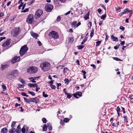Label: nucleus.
Wrapping results in <instances>:
<instances>
[{
  "instance_id": "obj_1",
  "label": "nucleus",
  "mask_w": 133,
  "mask_h": 133,
  "mask_svg": "<svg viewBox=\"0 0 133 133\" xmlns=\"http://www.w3.org/2000/svg\"><path fill=\"white\" fill-rule=\"evenodd\" d=\"M18 71L15 70L10 72L7 74L6 78L8 79L12 80L15 79L18 76Z\"/></svg>"
},
{
  "instance_id": "obj_2",
  "label": "nucleus",
  "mask_w": 133,
  "mask_h": 133,
  "mask_svg": "<svg viewBox=\"0 0 133 133\" xmlns=\"http://www.w3.org/2000/svg\"><path fill=\"white\" fill-rule=\"evenodd\" d=\"M40 66L42 70L46 71L49 69L50 67V65L49 63L45 62L41 63Z\"/></svg>"
},
{
  "instance_id": "obj_3",
  "label": "nucleus",
  "mask_w": 133,
  "mask_h": 133,
  "mask_svg": "<svg viewBox=\"0 0 133 133\" xmlns=\"http://www.w3.org/2000/svg\"><path fill=\"white\" fill-rule=\"evenodd\" d=\"M28 49L26 45H24L22 47L19 51L21 56H22L24 55Z\"/></svg>"
},
{
  "instance_id": "obj_4",
  "label": "nucleus",
  "mask_w": 133,
  "mask_h": 133,
  "mask_svg": "<svg viewBox=\"0 0 133 133\" xmlns=\"http://www.w3.org/2000/svg\"><path fill=\"white\" fill-rule=\"evenodd\" d=\"M49 36L54 39L59 38L58 34L57 32L54 31H52L50 32Z\"/></svg>"
},
{
  "instance_id": "obj_5",
  "label": "nucleus",
  "mask_w": 133,
  "mask_h": 133,
  "mask_svg": "<svg viewBox=\"0 0 133 133\" xmlns=\"http://www.w3.org/2000/svg\"><path fill=\"white\" fill-rule=\"evenodd\" d=\"M19 30L20 28L19 27L15 28L11 31V36L13 37L17 36L19 34Z\"/></svg>"
},
{
  "instance_id": "obj_6",
  "label": "nucleus",
  "mask_w": 133,
  "mask_h": 133,
  "mask_svg": "<svg viewBox=\"0 0 133 133\" xmlns=\"http://www.w3.org/2000/svg\"><path fill=\"white\" fill-rule=\"evenodd\" d=\"M38 70V69L37 67L32 66L28 68L27 72L29 73L33 74L37 72Z\"/></svg>"
},
{
  "instance_id": "obj_7",
  "label": "nucleus",
  "mask_w": 133,
  "mask_h": 133,
  "mask_svg": "<svg viewBox=\"0 0 133 133\" xmlns=\"http://www.w3.org/2000/svg\"><path fill=\"white\" fill-rule=\"evenodd\" d=\"M54 6L50 4H46L45 7L46 11L47 12H50L53 9Z\"/></svg>"
},
{
  "instance_id": "obj_8",
  "label": "nucleus",
  "mask_w": 133,
  "mask_h": 133,
  "mask_svg": "<svg viewBox=\"0 0 133 133\" xmlns=\"http://www.w3.org/2000/svg\"><path fill=\"white\" fill-rule=\"evenodd\" d=\"M34 20L33 16L32 15L30 14L29 15L26 22L29 23L31 24Z\"/></svg>"
},
{
  "instance_id": "obj_9",
  "label": "nucleus",
  "mask_w": 133,
  "mask_h": 133,
  "mask_svg": "<svg viewBox=\"0 0 133 133\" xmlns=\"http://www.w3.org/2000/svg\"><path fill=\"white\" fill-rule=\"evenodd\" d=\"M43 14V11L40 9L38 10L36 12L35 15V18H37L39 17Z\"/></svg>"
},
{
  "instance_id": "obj_10",
  "label": "nucleus",
  "mask_w": 133,
  "mask_h": 133,
  "mask_svg": "<svg viewBox=\"0 0 133 133\" xmlns=\"http://www.w3.org/2000/svg\"><path fill=\"white\" fill-rule=\"evenodd\" d=\"M70 23L71 24V26L73 28H77L81 24L80 22H79L77 24V22L76 21L71 22Z\"/></svg>"
},
{
  "instance_id": "obj_11",
  "label": "nucleus",
  "mask_w": 133,
  "mask_h": 133,
  "mask_svg": "<svg viewBox=\"0 0 133 133\" xmlns=\"http://www.w3.org/2000/svg\"><path fill=\"white\" fill-rule=\"evenodd\" d=\"M29 101L37 103L39 102L38 98L37 97L30 98L29 99Z\"/></svg>"
},
{
  "instance_id": "obj_12",
  "label": "nucleus",
  "mask_w": 133,
  "mask_h": 133,
  "mask_svg": "<svg viewBox=\"0 0 133 133\" xmlns=\"http://www.w3.org/2000/svg\"><path fill=\"white\" fill-rule=\"evenodd\" d=\"M20 59L19 56H15L14 57L11 61V63L13 64L16 62L18 61Z\"/></svg>"
},
{
  "instance_id": "obj_13",
  "label": "nucleus",
  "mask_w": 133,
  "mask_h": 133,
  "mask_svg": "<svg viewBox=\"0 0 133 133\" xmlns=\"http://www.w3.org/2000/svg\"><path fill=\"white\" fill-rule=\"evenodd\" d=\"M11 42V39H9L7 40L5 42L2 44V46L3 47H5L9 45Z\"/></svg>"
},
{
  "instance_id": "obj_14",
  "label": "nucleus",
  "mask_w": 133,
  "mask_h": 133,
  "mask_svg": "<svg viewBox=\"0 0 133 133\" xmlns=\"http://www.w3.org/2000/svg\"><path fill=\"white\" fill-rule=\"evenodd\" d=\"M82 93L81 92H77L75 94H73L74 97L76 98H78V97L77 96H82Z\"/></svg>"
},
{
  "instance_id": "obj_15",
  "label": "nucleus",
  "mask_w": 133,
  "mask_h": 133,
  "mask_svg": "<svg viewBox=\"0 0 133 133\" xmlns=\"http://www.w3.org/2000/svg\"><path fill=\"white\" fill-rule=\"evenodd\" d=\"M30 34L34 38L36 39H37V37L38 36V34L36 33L33 32V31H31L30 32Z\"/></svg>"
},
{
  "instance_id": "obj_16",
  "label": "nucleus",
  "mask_w": 133,
  "mask_h": 133,
  "mask_svg": "<svg viewBox=\"0 0 133 133\" xmlns=\"http://www.w3.org/2000/svg\"><path fill=\"white\" fill-rule=\"evenodd\" d=\"M111 38L113 41H118V39L116 37L114 36L113 35H112L111 36Z\"/></svg>"
},
{
  "instance_id": "obj_17",
  "label": "nucleus",
  "mask_w": 133,
  "mask_h": 133,
  "mask_svg": "<svg viewBox=\"0 0 133 133\" xmlns=\"http://www.w3.org/2000/svg\"><path fill=\"white\" fill-rule=\"evenodd\" d=\"M16 130L14 128H12L10 129L9 131V133H13L15 132L16 131Z\"/></svg>"
},
{
  "instance_id": "obj_18",
  "label": "nucleus",
  "mask_w": 133,
  "mask_h": 133,
  "mask_svg": "<svg viewBox=\"0 0 133 133\" xmlns=\"http://www.w3.org/2000/svg\"><path fill=\"white\" fill-rule=\"evenodd\" d=\"M89 12L87 13L84 16V20H85L89 19Z\"/></svg>"
},
{
  "instance_id": "obj_19",
  "label": "nucleus",
  "mask_w": 133,
  "mask_h": 133,
  "mask_svg": "<svg viewBox=\"0 0 133 133\" xmlns=\"http://www.w3.org/2000/svg\"><path fill=\"white\" fill-rule=\"evenodd\" d=\"M36 78L35 77L33 78L31 77L29 78V79L30 80V81L32 82V83H35L36 82V81H35V80L36 79Z\"/></svg>"
},
{
  "instance_id": "obj_20",
  "label": "nucleus",
  "mask_w": 133,
  "mask_h": 133,
  "mask_svg": "<svg viewBox=\"0 0 133 133\" xmlns=\"http://www.w3.org/2000/svg\"><path fill=\"white\" fill-rule=\"evenodd\" d=\"M8 65L6 64L4 65L2 64L1 65V68L2 70H3L8 67Z\"/></svg>"
},
{
  "instance_id": "obj_21",
  "label": "nucleus",
  "mask_w": 133,
  "mask_h": 133,
  "mask_svg": "<svg viewBox=\"0 0 133 133\" xmlns=\"http://www.w3.org/2000/svg\"><path fill=\"white\" fill-rule=\"evenodd\" d=\"M47 127H48L49 129L50 130H51L52 129V127L51 126V124L50 123H47Z\"/></svg>"
},
{
  "instance_id": "obj_22",
  "label": "nucleus",
  "mask_w": 133,
  "mask_h": 133,
  "mask_svg": "<svg viewBox=\"0 0 133 133\" xmlns=\"http://www.w3.org/2000/svg\"><path fill=\"white\" fill-rule=\"evenodd\" d=\"M7 131V129L5 128H3L1 130L2 133H6Z\"/></svg>"
},
{
  "instance_id": "obj_23",
  "label": "nucleus",
  "mask_w": 133,
  "mask_h": 133,
  "mask_svg": "<svg viewBox=\"0 0 133 133\" xmlns=\"http://www.w3.org/2000/svg\"><path fill=\"white\" fill-rule=\"evenodd\" d=\"M19 80L21 83L23 84H25L26 83V81L21 78H19Z\"/></svg>"
},
{
  "instance_id": "obj_24",
  "label": "nucleus",
  "mask_w": 133,
  "mask_h": 133,
  "mask_svg": "<svg viewBox=\"0 0 133 133\" xmlns=\"http://www.w3.org/2000/svg\"><path fill=\"white\" fill-rule=\"evenodd\" d=\"M47 127V125L46 124H44L43 127V131H46V130Z\"/></svg>"
},
{
  "instance_id": "obj_25",
  "label": "nucleus",
  "mask_w": 133,
  "mask_h": 133,
  "mask_svg": "<svg viewBox=\"0 0 133 133\" xmlns=\"http://www.w3.org/2000/svg\"><path fill=\"white\" fill-rule=\"evenodd\" d=\"M74 41V39L73 37H70L69 38L68 41L69 42H70V43H72Z\"/></svg>"
},
{
  "instance_id": "obj_26",
  "label": "nucleus",
  "mask_w": 133,
  "mask_h": 133,
  "mask_svg": "<svg viewBox=\"0 0 133 133\" xmlns=\"http://www.w3.org/2000/svg\"><path fill=\"white\" fill-rule=\"evenodd\" d=\"M28 92L32 96H35V94L33 91H28Z\"/></svg>"
},
{
  "instance_id": "obj_27",
  "label": "nucleus",
  "mask_w": 133,
  "mask_h": 133,
  "mask_svg": "<svg viewBox=\"0 0 133 133\" xmlns=\"http://www.w3.org/2000/svg\"><path fill=\"white\" fill-rule=\"evenodd\" d=\"M24 86V85H21L20 84H18V88H23Z\"/></svg>"
},
{
  "instance_id": "obj_28",
  "label": "nucleus",
  "mask_w": 133,
  "mask_h": 133,
  "mask_svg": "<svg viewBox=\"0 0 133 133\" xmlns=\"http://www.w3.org/2000/svg\"><path fill=\"white\" fill-rule=\"evenodd\" d=\"M106 15L104 14V15H102L101 17V18L102 19H104L106 18Z\"/></svg>"
},
{
  "instance_id": "obj_29",
  "label": "nucleus",
  "mask_w": 133,
  "mask_h": 133,
  "mask_svg": "<svg viewBox=\"0 0 133 133\" xmlns=\"http://www.w3.org/2000/svg\"><path fill=\"white\" fill-rule=\"evenodd\" d=\"M25 126H23V128H22L21 130L22 132L23 133H24L25 132Z\"/></svg>"
},
{
  "instance_id": "obj_30",
  "label": "nucleus",
  "mask_w": 133,
  "mask_h": 133,
  "mask_svg": "<svg viewBox=\"0 0 133 133\" xmlns=\"http://www.w3.org/2000/svg\"><path fill=\"white\" fill-rule=\"evenodd\" d=\"M113 58L114 60L117 61H122V60L120 59L117 57H113Z\"/></svg>"
},
{
  "instance_id": "obj_31",
  "label": "nucleus",
  "mask_w": 133,
  "mask_h": 133,
  "mask_svg": "<svg viewBox=\"0 0 133 133\" xmlns=\"http://www.w3.org/2000/svg\"><path fill=\"white\" fill-rule=\"evenodd\" d=\"M101 42L100 41H98L96 42V46H99L100 44H101Z\"/></svg>"
},
{
  "instance_id": "obj_32",
  "label": "nucleus",
  "mask_w": 133,
  "mask_h": 133,
  "mask_svg": "<svg viewBox=\"0 0 133 133\" xmlns=\"http://www.w3.org/2000/svg\"><path fill=\"white\" fill-rule=\"evenodd\" d=\"M2 88L3 89V91H5L6 89V87L4 85H2Z\"/></svg>"
},
{
  "instance_id": "obj_33",
  "label": "nucleus",
  "mask_w": 133,
  "mask_h": 133,
  "mask_svg": "<svg viewBox=\"0 0 133 133\" xmlns=\"http://www.w3.org/2000/svg\"><path fill=\"white\" fill-rule=\"evenodd\" d=\"M16 124V122L15 121H13L11 124V127L12 128H14Z\"/></svg>"
},
{
  "instance_id": "obj_34",
  "label": "nucleus",
  "mask_w": 133,
  "mask_h": 133,
  "mask_svg": "<svg viewBox=\"0 0 133 133\" xmlns=\"http://www.w3.org/2000/svg\"><path fill=\"white\" fill-rule=\"evenodd\" d=\"M69 121V119L68 118H65L64 119V122L66 123L68 122Z\"/></svg>"
},
{
  "instance_id": "obj_35",
  "label": "nucleus",
  "mask_w": 133,
  "mask_h": 133,
  "mask_svg": "<svg viewBox=\"0 0 133 133\" xmlns=\"http://www.w3.org/2000/svg\"><path fill=\"white\" fill-rule=\"evenodd\" d=\"M64 81L65 82V83H66L67 84H69V80L68 79L65 78L64 80Z\"/></svg>"
},
{
  "instance_id": "obj_36",
  "label": "nucleus",
  "mask_w": 133,
  "mask_h": 133,
  "mask_svg": "<svg viewBox=\"0 0 133 133\" xmlns=\"http://www.w3.org/2000/svg\"><path fill=\"white\" fill-rule=\"evenodd\" d=\"M87 40V38H85L84 40L82 42H81V44H84L85 42Z\"/></svg>"
},
{
  "instance_id": "obj_37",
  "label": "nucleus",
  "mask_w": 133,
  "mask_h": 133,
  "mask_svg": "<svg viewBox=\"0 0 133 133\" xmlns=\"http://www.w3.org/2000/svg\"><path fill=\"white\" fill-rule=\"evenodd\" d=\"M84 47V46L82 45H80L78 46V49L80 50L83 48Z\"/></svg>"
},
{
  "instance_id": "obj_38",
  "label": "nucleus",
  "mask_w": 133,
  "mask_h": 133,
  "mask_svg": "<svg viewBox=\"0 0 133 133\" xmlns=\"http://www.w3.org/2000/svg\"><path fill=\"white\" fill-rule=\"evenodd\" d=\"M23 98L24 100L25 101H26L27 103L28 104L30 103V102H29V100H28L27 98H26L25 97H24Z\"/></svg>"
},
{
  "instance_id": "obj_39",
  "label": "nucleus",
  "mask_w": 133,
  "mask_h": 133,
  "mask_svg": "<svg viewBox=\"0 0 133 133\" xmlns=\"http://www.w3.org/2000/svg\"><path fill=\"white\" fill-rule=\"evenodd\" d=\"M43 96L45 98L48 97V95L46 94H45V92L44 91H43Z\"/></svg>"
},
{
  "instance_id": "obj_40",
  "label": "nucleus",
  "mask_w": 133,
  "mask_h": 133,
  "mask_svg": "<svg viewBox=\"0 0 133 133\" xmlns=\"http://www.w3.org/2000/svg\"><path fill=\"white\" fill-rule=\"evenodd\" d=\"M72 94H67V98L69 99H70L72 96Z\"/></svg>"
},
{
  "instance_id": "obj_41",
  "label": "nucleus",
  "mask_w": 133,
  "mask_h": 133,
  "mask_svg": "<svg viewBox=\"0 0 133 133\" xmlns=\"http://www.w3.org/2000/svg\"><path fill=\"white\" fill-rule=\"evenodd\" d=\"M42 120L44 123H45L46 122V120L45 118H42Z\"/></svg>"
},
{
  "instance_id": "obj_42",
  "label": "nucleus",
  "mask_w": 133,
  "mask_h": 133,
  "mask_svg": "<svg viewBox=\"0 0 133 133\" xmlns=\"http://www.w3.org/2000/svg\"><path fill=\"white\" fill-rule=\"evenodd\" d=\"M124 118V121L125 122H127L128 121H127V120H128V118H127V116H124V117H123Z\"/></svg>"
},
{
  "instance_id": "obj_43",
  "label": "nucleus",
  "mask_w": 133,
  "mask_h": 133,
  "mask_svg": "<svg viewBox=\"0 0 133 133\" xmlns=\"http://www.w3.org/2000/svg\"><path fill=\"white\" fill-rule=\"evenodd\" d=\"M29 11V9L28 8L26 9L25 10H23L21 12H27Z\"/></svg>"
},
{
  "instance_id": "obj_44",
  "label": "nucleus",
  "mask_w": 133,
  "mask_h": 133,
  "mask_svg": "<svg viewBox=\"0 0 133 133\" xmlns=\"http://www.w3.org/2000/svg\"><path fill=\"white\" fill-rule=\"evenodd\" d=\"M124 11H125V13L126 12H130V10H129V9L128 8H126L124 9Z\"/></svg>"
},
{
  "instance_id": "obj_45",
  "label": "nucleus",
  "mask_w": 133,
  "mask_h": 133,
  "mask_svg": "<svg viewBox=\"0 0 133 133\" xmlns=\"http://www.w3.org/2000/svg\"><path fill=\"white\" fill-rule=\"evenodd\" d=\"M125 11H124L123 12H122L119 14V16H121L123 14L125 13Z\"/></svg>"
},
{
  "instance_id": "obj_46",
  "label": "nucleus",
  "mask_w": 133,
  "mask_h": 133,
  "mask_svg": "<svg viewBox=\"0 0 133 133\" xmlns=\"http://www.w3.org/2000/svg\"><path fill=\"white\" fill-rule=\"evenodd\" d=\"M50 87L51 88L53 89H55L56 88V87L55 85H52V84L50 85Z\"/></svg>"
},
{
  "instance_id": "obj_47",
  "label": "nucleus",
  "mask_w": 133,
  "mask_h": 133,
  "mask_svg": "<svg viewBox=\"0 0 133 133\" xmlns=\"http://www.w3.org/2000/svg\"><path fill=\"white\" fill-rule=\"evenodd\" d=\"M92 26V23L91 22H89L88 24V27L90 28Z\"/></svg>"
},
{
  "instance_id": "obj_48",
  "label": "nucleus",
  "mask_w": 133,
  "mask_h": 133,
  "mask_svg": "<svg viewBox=\"0 0 133 133\" xmlns=\"http://www.w3.org/2000/svg\"><path fill=\"white\" fill-rule=\"evenodd\" d=\"M61 19V17L59 16H58L56 20L57 21H60Z\"/></svg>"
},
{
  "instance_id": "obj_49",
  "label": "nucleus",
  "mask_w": 133,
  "mask_h": 133,
  "mask_svg": "<svg viewBox=\"0 0 133 133\" xmlns=\"http://www.w3.org/2000/svg\"><path fill=\"white\" fill-rule=\"evenodd\" d=\"M66 90V88H64L63 89V92L65 93V95H66L68 94V93L67 92L65 91Z\"/></svg>"
},
{
  "instance_id": "obj_50",
  "label": "nucleus",
  "mask_w": 133,
  "mask_h": 133,
  "mask_svg": "<svg viewBox=\"0 0 133 133\" xmlns=\"http://www.w3.org/2000/svg\"><path fill=\"white\" fill-rule=\"evenodd\" d=\"M132 10H130L129 15V17H130L132 16Z\"/></svg>"
},
{
  "instance_id": "obj_51",
  "label": "nucleus",
  "mask_w": 133,
  "mask_h": 133,
  "mask_svg": "<svg viewBox=\"0 0 133 133\" xmlns=\"http://www.w3.org/2000/svg\"><path fill=\"white\" fill-rule=\"evenodd\" d=\"M119 44L118 45H116V46L114 47V48L116 50L119 47Z\"/></svg>"
},
{
  "instance_id": "obj_52",
  "label": "nucleus",
  "mask_w": 133,
  "mask_h": 133,
  "mask_svg": "<svg viewBox=\"0 0 133 133\" xmlns=\"http://www.w3.org/2000/svg\"><path fill=\"white\" fill-rule=\"evenodd\" d=\"M38 86V85L36 83H35L34 84H33V87L34 88L35 87H37Z\"/></svg>"
},
{
  "instance_id": "obj_53",
  "label": "nucleus",
  "mask_w": 133,
  "mask_h": 133,
  "mask_svg": "<svg viewBox=\"0 0 133 133\" xmlns=\"http://www.w3.org/2000/svg\"><path fill=\"white\" fill-rule=\"evenodd\" d=\"M120 109L119 107H118L117 108V112H120Z\"/></svg>"
},
{
  "instance_id": "obj_54",
  "label": "nucleus",
  "mask_w": 133,
  "mask_h": 133,
  "mask_svg": "<svg viewBox=\"0 0 133 133\" xmlns=\"http://www.w3.org/2000/svg\"><path fill=\"white\" fill-rule=\"evenodd\" d=\"M119 29L122 30L123 31L124 29V27L123 26H121L120 27Z\"/></svg>"
},
{
  "instance_id": "obj_55",
  "label": "nucleus",
  "mask_w": 133,
  "mask_h": 133,
  "mask_svg": "<svg viewBox=\"0 0 133 133\" xmlns=\"http://www.w3.org/2000/svg\"><path fill=\"white\" fill-rule=\"evenodd\" d=\"M5 38V37H2L0 38V41H2L3 39H4Z\"/></svg>"
},
{
  "instance_id": "obj_56",
  "label": "nucleus",
  "mask_w": 133,
  "mask_h": 133,
  "mask_svg": "<svg viewBox=\"0 0 133 133\" xmlns=\"http://www.w3.org/2000/svg\"><path fill=\"white\" fill-rule=\"evenodd\" d=\"M21 94L23 96H25L26 94L24 92H22L21 93Z\"/></svg>"
},
{
  "instance_id": "obj_57",
  "label": "nucleus",
  "mask_w": 133,
  "mask_h": 133,
  "mask_svg": "<svg viewBox=\"0 0 133 133\" xmlns=\"http://www.w3.org/2000/svg\"><path fill=\"white\" fill-rule=\"evenodd\" d=\"M28 85L31 88L32 87H33V84L29 83L28 84Z\"/></svg>"
},
{
  "instance_id": "obj_58",
  "label": "nucleus",
  "mask_w": 133,
  "mask_h": 133,
  "mask_svg": "<svg viewBox=\"0 0 133 133\" xmlns=\"http://www.w3.org/2000/svg\"><path fill=\"white\" fill-rule=\"evenodd\" d=\"M4 16V13L2 12L0 13V17H2Z\"/></svg>"
},
{
  "instance_id": "obj_59",
  "label": "nucleus",
  "mask_w": 133,
  "mask_h": 133,
  "mask_svg": "<svg viewBox=\"0 0 133 133\" xmlns=\"http://www.w3.org/2000/svg\"><path fill=\"white\" fill-rule=\"evenodd\" d=\"M90 66H92L94 69H96V67L95 66V65L94 64H91L90 65Z\"/></svg>"
},
{
  "instance_id": "obj_60",
  "label": "nucleus",
  "mask_w": 133,
  "mask_h": 133,
  "mask_svg": "<svg viewBox=\"0 0 133 133\" xmlns=\"http://www.w3.org/2000/svg\"><path fill=\"white\" fill-rule=\"evenodd\" d=\"M26 3H24V5H23V7H22V10H23L24 9L25 7V5H26Z\"/></svg>"
},
{
  "instance_id": "obj_61",
  "label": "nucleus",
  "mask_w": 133,
  "mask_h": 133,
  "mask_svg": "<svg viewBox=\"0 0 133 133\" xmlns=\"http://www.w3.org/2000/svg\"><path fill=\"white\" fill-rule=\"evenodd\" d=\"M124 43H125V41H123L121 42L120 43V44L121 45L123 46L124 45Z\"/></svg>"
},
{
  "instance_id": "obj_62",
  "label": "nucleus",
  "mask_w": 133,
  "mask_h": 133,
  "mask_svg": "<svg viewBox=\"0 0 133 133\" xmlns=\"http://www.w3.org/2000/svg\"><path fill=\"white\" fill-rule=\"evenodd\" d=\"M20 105H21L20 104H18V103H16L15 104V106L16 107H19V106H20Z\"/></svg>"
},
{
  "instance_id": "obj_63",
  "label": "nucleus",
  "mask_w": 133,
  "mask_h": 133,
  "mask_svg": "<svg viewBox=\"0 0 133 133\" xmlns=\"http://www.w3.org/2000/svg\"><path fill=\"white\" fill-rule=\"evenodd\" d=\"M25 131H28L29 130V128L28 127L25 126Z\"/></svg>"
},
{
  "instance_id": "obj_64",
  "label": "nucleus",
  "mask_w": 133,
  "mask_h": 133,
  "mask_svg": "<svg viewBox=\"0 0 133 133\" xmlns=\"http://www.w3.org/2000/svg\"><path fill=\"white\" fill-rule=\"evenodd\" d=\"M20 129H17L16 133H20L21 132Z\"/></svg>"
}]
</instances>
